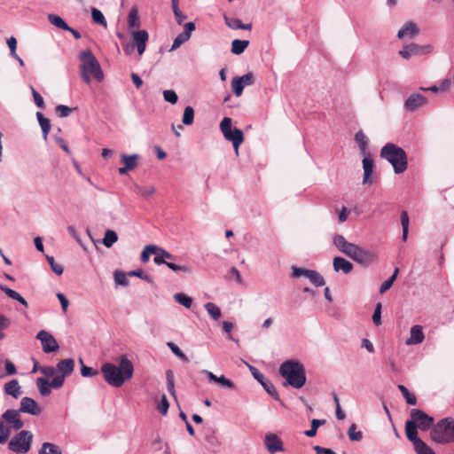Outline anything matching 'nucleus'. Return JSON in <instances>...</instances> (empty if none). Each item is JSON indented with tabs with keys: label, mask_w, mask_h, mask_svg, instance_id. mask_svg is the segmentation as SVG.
<instances>
[{
	"label": "nucleus",
	"mask_w": 454,
	"mask_h": 454,
	"mask_svg": "<svg viewBox=\"0 0 454 454\" xmlns=\"http://www.w3.org/2000/svg\"><path fill=\"white\" fill-rule=\"evenodd\" d=\"M419 29L414 22L406 23L397 34L398 38L403 39L404 37L413 38L419 35Z\"/></svg>",
	"instance_id": "26"
},
{
	"label": "nucleus",
	"mask_w": 454,
	"mask_h": 454,
	"mask_svg": "<svg viewBox=\"0 0 454 454\" xmlns=\"http://www.w3.org/2000/svg\"><path fill=\"white\" fill-rule=\"evenodd\" d=\"M48 20L50 21L51 24H52L53 26L60 28V29H63V30H67L69 29V26L66 23V21L59 15H56V14H49L48 15Z\"/></svg>",
	"instance_id": "36"
},
{
	"label": "nucleus",
	"mask_w": 454,
	"mask_h": 454,
	"mask_svg": "<svg viewBox=\"0 0 454 454\" xmlns=\"http://www.w3.org/2000/svg\"><path fill=\"white\" fill-rule=\"evenodd\" d=\"M264 443L267 450L271 454L285 450L282 440L276 434H267L264 438Z\"/></svg>",
	"instance_id": "14"
},
{
	"label": "nucleus",
	"mask_w": 454,
	"mask_h": 454,
	"mask_svg": "<svg viewBox=\"0 0 454 454\" xmlns=\"http://www.w3.org/2000/svg\"><path fill=\"white\" fill-rule=\"evenodd\" d=\"M0 289L11 299H13L15 301H18L20 302L24 307H27V301L15 290H12L5 286H0Z\"/></svg>",
	"instance_id": "29"
},
{
	"label": "nucleus",
	"mask_w": 454,
	"mask_h": 454,
	"mask_svg": "<svg viewBox=\"0 0 454 454\" xmlns=\"http://www.w3.org/2000/svg\"><path fill=\"white\" fill-rule=\"evenodd\" d=\"M194 121V110L192 106H188L184 108L182 122L184 125H192Z\"/></svg>",
	"instance_id": "41"
},
{
	"label": "nucleus",
	"mask_w": 454,
	"mask_h": 454,
	"mask_svg": "<svg viewBox=\"0 0 454 454\" xmlns=\"http://www.w3.org/2000/svg\"><path fill=\"white\" fill-rule=\"evenodd\" d=\"M201 372L207 377L209 381H213L223 388L233 389L235 387L234 383L223 375L216 376L212 372L207 370H202Z\"/></svg>",
	"instance_id": "19"
},
{
	"label": "nucleus",
	"mask_w": 454,
	"mask_h": 454,
	"mask_svg": "<svg viewBox=\"0 0 454 454\" xmlns=\"http://www.w3.org/2000/svg\"><path fill=\"white\" fill-rule=\"evenodd\" d=\"M36 338L41 341L42 348L44 353L55 352L59 348L56 339L48 332L41 330Z\"/></svg>",
	"instance_id": "13"
},
{
	"label": "nucleus",
	"mask_w": 454,
	"mask_h": 454,
	"mask_svg": "<svg viewBox=\"0 0 454 454\" xmlns=\"http://www.w3.org/2000/svg\"><path fill=\"white\" fill-rule=\"evenodd\" d=\"M81 71L83 81L90 83L91 78L100 82L104 79V74L99 65V62L93 55L90 50H86L81 52Z\"/></svg>",
	"instance_id": "4"
},
{
	"label": "nucleus",
	"mask_w": 454,
	"mask_h": 454,
	"mask_svg": "<svg viewBox=\"0 0 454 454\" xmlns=\"http://www.w3.org/2000/svg\"><path fill=\"white\" fill-rule=\"evenodd\" d=\"M425 339L423 328L416 325L411 328L410 337L406 340V345H416L421 343Z\"/></svg>",
	"instance_id": "22"
},
{
	"label": "nucleus",
	"mask_w": 454,
	"mask_h": 454,
	"mask_svg": "<svg viewBox=\"0 0 454 454\" xmlns=\"http://www.w3.org/2000/svg\"><path fill=\"white\" fill-rule=\"evenodd\" d=\"M220 129L224 138L232 143L236 153H239V146L244 142L243 131L239 129H231V119L224 117L220 123Z\"/></svg>",
	"instance_id": "8"
},
{
	"label": "nucleus",
	"mask_w": 454,
	"mask_h": 454,
	"mask_svg": "<svg viewBox=\"0 0 454 454\" xmlns=\"http://www.w3.org/2000/svg\"><path fill=\"white\" fill-rule=\"evenodd\" d=\"M137 160L138 155L137 154L121 155V163L123 164V167L119 168V173L121 175H125L129 171L135 169L137 167Z\"/></svg>",
	"instance_id": "20"
},
{
	"label": "nucleus",
	"mask_w": 454,
	"mask_h": 454,
	"mask_svg": "<svg viewBox=\"0 0 454 454\" xmlns=\"http://www.w3.org/2000/svg\"><path fill=\"white\" fill-rule=\"evenodd\" d=\"M380 157L387 160L394 168L396 174L403 173L407 169V155L405 151L395 144L388 143L380 150Z\"/></svg>",
	"instance_id": "5"
},
{
	"label": "nucleus",
	"mask_w": 454,
	"mask_h": 454,
	"mask_svg": "<svg viewBox=\"0 0 454 454\" xmlns=\"http://www.w3.org/2000/svg\"><path fill=\"white\" fill-rule=\"evenodd\" d=\"M104 380L114 387H121L133 377L134 366L132 362L125 356L120 357L118 365L106 363L101 366Z\"/></svg>",
	"instance_id": "1"
},
{
	"label": "nucleus",
	"mask_w": 454,
	"mask_h": 454,
	"mask_svg": "<svg viewBox=\"0 0 454 454\" xmlns=\"http://www.w3.org/2000/svg\"><path fill=\"white\" fill-rule=\"evenodd\" d=\"M231 88L233 90V93L239 97L243 93V90L245 88V85L243 84L242 81L240 80L239 76L234 77L231 81Z\"/></svg>",
	"instance_id": "43"
},
{
	"label": "nucleus",
	"mask_w": 454,
	"mask_h": 454,
	"mask_svg": "<svg viewBox=\"0 0 454 454\" xmlns=\"http://www.w3.org/2000/svg\"><path fill=\"white\" fill-rule=\"evenodd\" d=\"M397 274H398V269L396 268L394 271V273L392 274V276L385 280L380 287V294H384L385 292H387L388 289L391 288V286H393V283L394 281L395 280L396 277H397Z\"/></svg>",
	"instance_id": "44"
},
{
	"label": "nucleus",
	"mask_w": 454,
	"mask_h": 454,
	"mask_svg": "<svg viewBox=\"0 0 454 454\" xmlns=\"http://www.w3.org/2000/svg\"><path fill=\"white\" fill-rule=\"evenodd\" d=\"M80 363L82 364L81 374L82 377L88 378V377H94V376L98 375V372L96 369H93L92 367L86 366L83 364V361L82 358H80Z\"/></svg>",
	"instance_id": "49"
},
{
	"label": "nucleus",
	"mask_w": 454,
	"mask_h": 454,
	"mask_svg": "<svg viewBox=\"0 0 454 454\" xmlns=\"http://www.w3.org/2000/svg\"><path fill=\"white\" fill-rule=\"evenodd\" d=\"M167 346L171 349V351L177 356L179 357L181 360H183L184 362H188L189 359L188 357L186 356V355L179 348V347L177 345H176L175 343L173 342H168L167 343Z\"/></svg>",
	"instance_id": "50"
},
{
	"label": "nucleus",
	"mask_w": 454,
	"mask_h": 454,
	"mask_svg": "<svg viewBox=\"0 0 454 454\" xmlns=\"http://www.w3.org/2000/svg\"><path fill=\"white\" fill-rule=\"evenodd\" d=\"M174 299L176 302L180 303L186 309H190L192 304V298L184 294L179 293L174 295Z\"/></svg>",
	"instance_id": "40"
},
{
	"label": "nucleus",
	"mask_w": 454,
	"mask_h": 454,
	"mask_svg": "<svg viewBox=\"0 0 454 454\" xmlns=\"http://www.w3.org/2000/svg\"><path fill=\"white\" fill-rule=\"evenodd\" d=\"M92 20L95 23L106 27V20L103 13L97 8L91 9Z\"/></svg>",
	"instance_id": "47"
},
{
	"label": "nucleus",
	"mask_w": 454,
	"mask_h": 454,
	"mask_svg": "<svg viewBox=\"0 0 454 454\" xmlns=\"http://www.w3.org/2000/svg\"><path fill=\"white\" fill-rule=\"evenodd\" d=\"M168 407H169V403H168V401L167 399V396L165 395H163L161 396V399H160V403H158V407H157L158 411L162 415H166L168 413Z\"/></svg>",
	"instance_id": "61"
},
{
	"label": "nucleus",
	"mask_w": 454,
	"mask_h": 454,
	"mask_svg": "<svg viewBox=\"0 0 454 454\" xmlns=\"http://www.w3.org/2000/svg\"><path fill=\"white\" fill-rule=\"evenodd\" d=\"M348 438L350 441L359 442L363 438V433L356 430V425L352 424L348 430Z\"/></svg>",
	"instance_id": "48"
},
{
	"label": "nucleus",
	"mask_w": 454,
	"mask_h": 454,
	"mask_svg": "<svg viewBox=\"0 0 454 454\" xmlns=\"http://www.w3.org/2000/svg\"><path fill=\"white\" fill-rule=\"evenodd\" d=\"M363 159V168H364V184L372 183V172H373V160L368 155H364Z\"/></svg>",
	"instance_id": "23"
},
{
	"label": "nucleus",
	"mask_w": 454,
	"mask_h": 454,
	"mask_svg": "<svg viewBox=\"0 0 454 454\" xmlns=\"http://www.w3.org/2000/svg\"><path fill=\"white\" fill-rule=\"evenodd\" d=\"M31 92L34 98L35 104L39 108L44 107V101L43 97L33 88L31 87Z\"/></svg>",
	"instance_id": "63"
},
{
	"label": "nucleus",
	"mask_w": 454,
	"mask_h": 454,
	"mask_svg": "<svg viewBox=\"0 0 454 454\" xmlns=\"http://www.w3.org/2000/svg\"><path fill=\"white\" fill-rule=\"evenodd\" d=\"M38 454H62L59 446L51 442H43L42 448L39 450Z\"/></svg>",
	"instance_id": "34"
},
{
	"label": "nucleus",
	"mask_w": 454,
	"mask_h": 454,
	"mask_svg": "<svg viewBox=\"0 0 454 454\" xmlns=\"http://www.w3.org/2000/svg\"><path fill=\"white\" fill-rule=\"evenodd\" d=\"M36 117L43 131V139L47 140L48 134L51 130L50 120L45 118L40 112L36 113Z\"/></svg>",
	"instance_id": "30"
},
{
	"label": "nucleus",
	"mask_w": 454,
	"mask_h": 454,
	"mask_svg": "<svg viewBox=\"0 0 454 454\" xmlns=\"http://www.w3.org/2000/svg\"><path fill=\"white\" fill-rule=\"evenodd\" d=\"M427 100L423 95L419 93H413L405 100L404 108L407 111L414 112L427 105Z\"/></svg>",
	"instance_id": "17"
},
{
	"label": "nucleus",
	"mask_w": 454,
	"mask_h": 454,
	"mask_svg": "<svg viewBox=\"0 0 454 454\" xmlns=\"http://www.w3.org/2000/svg\"><path fill=\"white\" fill-rule=\"evenodd\" d=\"M355 140L356 141V143L359 145V149L361 151V153L363 155H365L366 154V147H367V145H368V141H367V138H366L365 135L363 133V131L360 130V131L356 133Z\"/></svg>",
	"instance_id": "37"
},
{
	"label": "nucleus",
	"mask_w": 454,
	"mask_h": 454,
	"mask_svg": "<svg viewBox=\"0 0 454 454\" xmlns=\"http://www.w3.org/2000/svg\"><path fill=\"white\" fill-rule=\"evenodd\" d=\"M417 427L413 421L407 420L405 423L406 436L413 443L414 448L425 442L418 436Z\"/></svg>",
	"instance_id": "21"
},
{
	"label": "nucleus",
	"mask_w": 454,
	"mask_h": 454,
	"mask_svg": "<svg viewBox=\"0 0 454 454\" xmlns=\"http://www.w3.org/2000/svg\"><path fill=\"white\" fill-rule=\"evenodd\" d=\"M74 369V361L67 358L59 361L56 365V376L51 381L52 388H59L63 386L65 379L71 375Z\"/></svg>",
	"instance_id": "9"
},
{
	"label": "nucleus",
	"mask_w": 454,
	"mask_h": 454,
	"mask_svg": "<svg viewBox=\"0 0 454 454\" xmlns=\"http://www.w3.org/2000/svg\"><path fill=\"white\" fill-rule=\"evenodd\" d=\"M20 411L28 413L30 415L38 416L42 413L43 409L38 403L30 397L25 396L20 401Z\"/></svg>",
	"instance_id": "16"
},
{
	"label": "nucleus",
	"mask_w": 454,
	"mask_h": 454,
	"mask_svg": "<svg viewBox=\"0 0 454 454\" xmlns=\"http://www.w3.org/2000/svg\"><path fill=\"white\" fill-rule=\"evenodd\" d=\"M40 372L48 378H54L56 376V366H43L40 368Z\"/></svg>",
	"instance_id": "64"
},
{
	"label": "nucleus",
	"mask_w": 454,
	"mask_h": 454,
	"mask_svg": "<svg viewBox=\"0 0 454 454\" xmlns=\"http://www.w3.org/2000/svg\"><path fill=\"white\" fill-rule=\"evenodd\" d=\"M253 376L261 383L264 390L270 395L275 400H279V395L270 380H267L262 373L257 369L252 368Z\"/></svg>",
	"instance_id": "15"
},
{
	"label": "nucleus",
	"mask_w": 454,
	"mask_h": 454,
	"mask_svg": "<svg viewBox=\"0 0 454 454\" xmlns=\"http://www.w3.org/2000/svg\"><path fill=\"white\" fill-rule=\"evenodd\" d=\"M381 309H382V304L380 302H378L375 306L374 312L372 315V321L373 324L376 326H379L382 324L381 322Z\"/></svg>",
	"instance_id": "52"
},
{
	"label": "nucleus",
	"mask_w": 454,
	"mask_h": 454,
	"mask_svg": "<svg viewBox=\"0 0 454 454\" xmlns=\"http://www.w3.org/2000/svg\"><path fill=\"white\" fill-rule=\"evenodd\" d=\"M279 374L286 380L284 386L290 385L300 389L306 383V372L303 364L296 360H287L280 364Z\"/></svg>",
	"instance_id": "3"
},
{
	"label": "nucleus",
	"mask_w": 454,
	"mask_h": 454,
	"mask_svg": "<svg viewBox=\"0 0 454 454\" xmlns=\"http://www.w3.org/2000/svg\"><path fill=\"white\" fill-rule=\"evenodd\" d=\"M132 44H126L124 51L127 55H130L134 51V47H137L138 54L141 56L146 48V43L149 39V35L145 30H137L131 32Z\"/></svg>",
	"instance_id": "10"
},
{
	"label": "nucleus",
	"mask_w": 454,
	"mask_h": 454,
	"mask_svg": "<svg viewBox=\"0 0 454 454\" xmlns=\"http://www.w3.org/2000/svg\"><path fill=\"white\" fill-rule=\"evenodd\" d=\"M128 26L129 28L138 27L140 26V19L136 7H132L129 12Z\"/></svg>",
	"instance_id": "33"
},
{
	"label": "nucleus",
	"mask_w": 454,
	"mask_h": 454,
	"mask_svg": "<svg viewBox=\"0 0 454 454\" xmlns=\"http://www.w3.org/2000/svg\"><path fill=\"white\" fill-rule=\"evenodd\" d=\"M333 266L336 272L342 271L345 274L351 272L353 270V264L347 259L340 256L333 258Z\"/></svg>",
	"instance_id": "25"
},
{
	"label": "nucleus",
	"mask_w": 454,
	"mask_h": 454,
	"mask_svg": "<svg viewBox=\"0 0 454 454\" xmlns=\"http://www.w3.org/2000/svg\"><path fill=\"white\" fill-rule=\"evenodd\" d=\"M333 241L340 252L364 267L372 264L377 260L376 253L348 242L342 235H335Z\"/></svg>",
	"instance_id": "2"
},
{
	"label": "nucleus",
	"mask_w": 454,
	"mask_h": 454,
	"mask_svg": "<svg viewBox=\"0 0 454 454\" xmlns=\"http://www.w3.org/2000/svg\"><path fill=\"white\" fill-rule=\"evenodd\" d=\"M118 239L117 233L114 231L107 230L103 239V244L106 247H111Z\"/></svg>",
	"instance_id": "39"
},
{
	"label": "nucleus",
	"mask_w": 454,
	"mask_h": 454,
	"mask_svg": "<svg viewBox=\"0 0 454 454\" xmlns=\"http://www.w3.org/2000/svg\"><path fill=\"white\" fill-rule=\"evenodd\" d=\"M2 419L11 430L19 431L24 427L20 410H7L2 414Z\"/></svg>",
	"instance_id": "12"
},
{
	"label": "nucleus",
	"mask_w": 454,
	"mask_h": 454,
	"mask_svg": "<svg viewBox=\"0 0 454 454\" xmlns=\"http://www.w3.org/2000/svg\"><path fill=\"white\" fill-rule=\"evenodd\" d=\"M4 394L11 395L12 397L18 399L21 394V387L18 380H12L6 382L4 386Z\"/></svg>",
	"instance_id": "24"
},
{
	"label": "nucleus",
	"mask_w": 454,
	"mask_h": 454,
	"mask_svg": "<svg viewBox=\"0 0 454 454\" xmlns=\"http://www.w3.org/2000/svg\"><path fill=\"white\" fill-rule=\"evenodd\" d=\"M430 438L438 444H448L454 441V419L444 418L439 420L430 432Z\"/></svg>",
	"instance_id": "6"
},
{
	"label": "nucleus",
	"mask_w": 454,
	"mask_h": 454,
	"mask_svg": "<svg viewBox=\"0 0 454 454\" xmlns=\"http://www.w3.org/2000/svg\"><path fill=\"white\" fill-rule=\"evenodd\" d=\"M401 224L403 229V240L406 241L409 232V215L406 211L401 213Z\"/></svg>",
	"instance_id": "42"
},
{
	"label": "nucleus",
	"mask_w": 454,
	"mask_h": 454,
	"mask_svg": "<svg viewBox=\"0 0 454 454\" xmlns=\"http://www.w3.org/2000/svg\"><path fill=\"white\" fill-rule=\"evenodd\" d=\"M189 40V35L186 33L179 34L173 42L171 50L179 48L184 43Z\"/></svg>",
	"instance_id": "56"
},
{
	"label": "nucleus",
	"mask_w": 454,
	"mask_h": 454,
	"mask_svg": "<svg viewBox=\"0 0 454 454\" xmlns=\"http://www.w3.org/2000/svg\"><path fill=\"white\" fill-rule=\"evenodd\" d=\"M174 256L163 248L157 247L153 262L157 265L166 264L167 260H172Z\"/></svg>",
	"instance_id": "28"
},
{
	"label": "nucleus",
	"mask_w": 454,
	"mask_h": 454,
	"mask_svg": "<svg viewBox=\"0 0 454 454\" xmlns=\"http://www.w3.org/2000/svg\"><path fill=\"white\" fill-rule=\"evenodd\" d=\"M325 423V420H319V419H312L311 421V428L309 430H307L305 432V434L308 437H313L317 434V430L319 427V426L323 425Z\"/></svg>",
	"instance_id": "53"
},
{
	"label": "nucleus",
	"mask_w": 454,
	"mask_h": 454,
	"mask_svg": "<svg viewBox=\"0 0 454 454\" xmlns=\"http://www.w3.org/2000/svg\"><path fill=\"white\" fill-rule=\"evenodd\" d=\"M310 270L292 266V277L298 278L301 277L308 278Z\"/></svg>",
	"instance_id": "57"
},
{
	"label": "nucleus",
	"mask_w": 454,
	"mask_h": 454,
	"mask_svg": "<svg viewBox=\"0 0 454 454\" xmlns=\"http://www.w3.org/2000/svg\"><path fill=\"white\" fill-rule=\"evenodd\" d=\"M36 386L43 396H47L51 394V382H49L46 379L38 378L36 380Z\"/></svg>",
	"instance_id": "35"
},
{
	"label": "nucleus",
	"mask_w": 454,
	"mask_h": 454,
	"mask_svg": "<svg viewBox=\"0 0 454 454\" xmlns=\"http://www.w3.org/2000/svg\"><path fill=\"white\" fill-rule=\"evenodd\" d=\"M12 430L3 421H0V443H5L11 435Z\"/></svg>",
	"instance_id": "46"
},
{
	"label": "nucleus",
	"mask_w": 454,
	"mask_h": 454,
	"mask_svg": "<svg viewBox=\"0 0 454 454\" xmlns=\"http://www.w3.org/2000/svg\"><path fill=\"white\" fill-rule=\"evenodd\" d=\"M205 309L209 314V316L212 317V319L217 321L222 317V312L220 308L215 304L214 302H207L205 304Z\"/></svg>",
	"instance_id": "32"
},
{
	"label": "nucleus",
	"mask_w": 454,
	"mask_h": 454,
	"mask_svg": "<svg viewBox=\"0 0 454 454\" xmlns=\"http://www.w3.org/2000/svg\"><path fill=\"white\" fill-rule=\"evenodd\" d=\"M155 189L153 186L137 187V195L140 197H149L153 195Z\"/></svg>",
	"instance_id": "59"
},
{
	"label": "nucleus",
	"mask_w": 454,
	"mask_h": 454,
	"mask_svg": "<svg viewBox=\"0 0 454 454\" xmlns=\"http://www.w3.org/2000/svg\"><path fill=\"white\" fill-rule=\"evenodd\" d=\"M417 454H435L434 450L430 448L426 442L414 448Z\"/></svg>",
	"instance_id": "62"
},
{
	"label": "nucleus",
	"mask_w": 454,
	"mask_h": 454,
	"mask_svg": "<svg viewBox=\"0 0 454 454\" xmlns=\"http://www.w3.org/2000/svg\"><path fill=\"white\" fill-rule=\"evenodd\" d=\"M34 434L28 430H20L8 442V449L15 454H27L32 446Z\"/></svg>",
	"instance_id": "7"
},
{
	"label": "nucleus",
	"mask_w": 454,
	"mask_h": 454,
	"mask_svg": "<svg viewBox=\"0 0 454 454\" xmlns=\"http://www.w3.org/2000/svg\"><path fill=\"white\" fill-rule=\"evenodd\" d=\"M224 21L226 25L231 29H245L250 30L252 28V24H243L242 21L236 18H230L227 15H223Z\"/></svg>",
	"instance_id": "27"
},
{
	"label": "nucleus",
	"mask_w": 454,
	"mask_h": 454,
	"mask_svg": "<svg viewBox=\"0 0 454 454\" xmlns=\"http://www.w3.org/2000/svg\"><path fill=\"white\" fill-rule=\"evenodd\" d=\"M308 278L316 286H323L325 284L324 277L317 270H310Z\"/></svg>",
	"instance_id": "38"
},
{
	"label": "nucleus",
	"mask_w": 454,
	"mask_h": 454,
	"mask_svg": "<svg viewBox=\"0 0 454 454\" xmlns=\"http://www.w3.org/2000/svg\"><path fill=\"white\" fill-rule=\"evenodd\" d=\"M114 281L116 285L123 286H127L129 283L126 274L119 270L114 272Z\"/></svg>",
	"instance_id": "58"
},
{
	"label": "nucleus",
	"mask_w": 454,
	"mask_h": 454,
	"mask_svg": "<svg viewBox=\"0 0 454 454\" xmlns=\"http://www.w3.org/2000/svg\"><path fill=\"white\" fill-rule=\"evenodd\" d=\"M157 251V247L154 245L146 246L141 253L140 259L142 262H147L149 261L150 255L154 254Z\"/></svg>",
	"instance_id": "45"
},
{
	"label": "nucleus",
	"mask_w": 454,
	"mask_h": 454,
	"mask_svg": "<svg viewBox=\"0 0 454 454\" xmlns=\"http://www.w3.org/2000/svg\"><path fill=\"white\" fill-rule=\"evenodd\" d=\"M163 98H164L165 101L169 102L173 105L176 104L178 100V97L173 90H164Z\"/></svg>",
	"instance_id": "60"
},
{
	"label": "nucleus",
	"mask_w": 454,
	"mask_h": 454,
	"mask_svg": "<svg viewBox=\"0 0 454 454\" xmlns=\"http://www.w3.org/2000/svg\"><path fill=\"white\" fill-rule=\"evenodd\" d=\"M165 265H167L173 271H182L184 273L192 272L191 267H189L188 265H178L172 262H167Z\"/></svg>",
	"instance_id": "54"
},
{
	"label": "nucleus",
	"mask_w": 454,
	"mask_h": 454,
	"mask_svg": "<svg viewBox=\"0 0 454 454\" xmlns=\"http://www.w3.org/2000/svg\"><path fill=\"white\" fill-rule=\"evenodd\" d=\"M248 45L249 41L247 40L235 39L231 43V52L233 54L239 55L245 51Z\"/></svg>",
	"instance_id": "31"
},
{
	"label": "nucleus",
	"mask_w": 454,
	"mask_h": 454,
	"mask_svg": "<svg viewBox=\"0 0 454 454\" xmlns=\"http://www.w3.org/2000/svg\"><path fill=\"white\" fill-rule=\"evenodd\" d=\"M411 418L410 421L415 422L416 427L422 431H427L434 423V418L419 409H412L411 411Z\"/></svg>",
	"instance_id": "11"
},
{
	"label": "nucleus",
	"mask_w": 454,
	"mask_h": 454,
	"mask_svg": "<svg viewBox=\"0 0 454 454\" xmlns=\"http://www.w3.org/2000/svg\"><path fill=\"white\" fill-rule=\"evenodd\" d=\"M73 110L74 109H72L67 106H64V105H59L55 108L56 114L59 118L67 117L73 112Z\"/></svg>",
	"instance_id": "55"
},
{
	"label": "nucleus",
	"mask_w": 454,
	"mask_h": 454,
	"mask_svg": "<svg viewBox=\"0 0 454 454\" xmlns=\"http://www.w3.org/2000/svg\"><path fill=\"white\" fill-rule=\"evenodd\" d=\"M47 261L52 270L57 275H61L64 271V268L60 263H57L52 256H46Z\"/></svg>",
	"instance_id": "51"
},
{
	"label": "nucleus",
	"mask_w": 454,
	"mask_h": 454,
	"mask_svg": "<svg viewBox=\"0 0 454 454\" xmlns=\"http://www.w3.org/2000/svg\"><path fill=\"white\" fill-rule=\"evenodd\" d=\"M432 48L430 45L421 46L416 43H411L403 46V48L399 51V54L405 59H410L413 55H419L425 51H431Z\"/></svg>",
	"instance_id": "18"
}]
</instances>
